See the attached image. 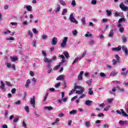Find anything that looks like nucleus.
I'll return each mask as SVG.
<instances>
[{
	"label": "nucleus",
	"mask_w": 128,
	"mask_h": 128,
	"mask_svg": "<svg viewBox=\"0 0 128 128\" xmlns=\"http://www.w3.org/2000/svg\"><path fill=\"white\" fill-rule=\"evenodd\" d=\"M100 76L102 78H106V75L104 72H100Z\"/></svg>",
	"instance_id": "obj_41"
},
{
	"label": "nucleus",
	"mask_w": 128,
	"mask_h": 128,
	"mask_svg": "<svg viewBox=\"0 0 128 128\" xmlns=\"http://www.w3.org/2000/svg\"><path fill=\"white\" fill-rule=\"evenodd\" d=\"M5 84H6V86H12V84H10V82H5Z\"/></svg>",
	"instance_id": "obj_40"
},
{
	"label": "nucleus",
	"mask_w": 128,
	"mask_h": 128,
	"mask_svg": "<svg viewBox=\"0 0 128 128\" xmlns=\"http://www.w3.org/2000/svg\"><path fill=\"white\" fill-rule=\"evenodd\" d=\"M46 64H48L47 68H46V69L48 70L47 72L48 74H50V72H52V64H50V63H46Z\"/></svg>",
	"instance_id": "obj_7"
},
{
	"label": "nucleus",
	"mask_w": 128,
	"mask_h": 128,
	"mask_svg": "<svg viewBox=\"0 0 128 128\" xmlns=\"http://www.w3.org/2000/svg\"><path fill=\"white\" fill-rule=\"evenodd\" d=\"M96 0H92L91 4H96Z\"/></svg>",
	"instance_id": "obj_61"
},
{
	"label": "nucleus",
	"mask_w": 128,
	"mask_h": 128,
	"mask_svg": "<svg viewBox=\"0 0 128 128\" xmlns=\"http://www.w3.org/2000/svg\"><path fill=\"white\" fill-rule=\"evenodd\" d=\"M76 90H76V94H82L84 92V87L82 86H75L74 89H72L69 93V96H72V94L76 92Z\"/></svg>",
	"instance_id": "obj_1"
},
{
	"label": "nucleus",
	"mask_w": 128,
	"mask_h": 128,
	"mask_svg": "<svg viewBox=\"0 0 128 128\" xmlns=\"http://www.w3.org/2000/svg\"><path fill=\"white\" fill-rule=\"evenodd\" d=\"M119 124L120 126H124V124H126V126H128V120L122 121L120 120L119 121Z\"/></svg>",
	"instance_id": "obj_9"
},
{
	"label": "nucleus",
	"mask_w": 128,
	"mask_h": 128,
	"mask_svg": "<svg viewBox=\"0 0 128 128\" xmlns=\"http://www.w3.org/2000/svg\"><path fill=\"white\" fill-rule=\"evenodd\" d=\"M85 36L86 38H92V34H90V32H87V34H85Z\"/></svg>",
	"instance_id": "obj_28"
},
{
	"label": "nucleus",
	"mask_w": 128,
	"mask_h": 128,
	"mask_svg": "<svg viewBox=\"0 0 128 128\" xmlns=\"http://www.w3.org/2000/svg\"><path fill=\"white\" fill-rule=\"evenodd\" d=\"M69 18H70V22H74V24H78V20H76L74 19V17L73 14H70Z\"/></svg>",
	"instance_id": "obj_3"
},
{
	"label": "nucleus",
	"mask_w": 128,
	"mask_h": 128,
	"mask_svg": "<svg viewBox=\"0 0 128 128\" xmlns=\"http://www.w3.org/2000/svg\"><path fill=\"white\" fill-rule=\"evenodd\" d=\"M24 110H26V112H30V108L28 106H26L25 108H24Z\"/></svg>",
	"instance_id": "obj_46"
},
{
	"label": "nucleus",
	"mask_w": 128,
	"mask_h": 128,
	"mask_svg": "<svg viewBox=\"0 0 128 128\" xmlns=\"http://www.w3.org/2000/svg\"><path fill=\"white\" fill-rule=\"evenodd\" d=\"M118 62V61L117 60H116L114 59V60H112V64H114V66L116 65V63Z\"/></svg>",
	"instance_id": "obj_60"
},
{
	"label": "nucleus",
	"mask_w": 128,
	"mask_h": 128,
	"mask_svg": "<svg viewBox=\"0 0 128 128\" xmlns=\"http://www.w3.org/2000/svg\"><path fill=\"white\" fill-rule=\"evenodd\" d=\"M120 8L122 10H124V12H128V7L126 6L122 2L120 4Z\"/></svg>",
	"instance_id": "obj_4"
},
{
	"label": "nucleus",
	"mask_w": 128,
	"mask_h": 128,
	"mask_svg": "<svg viewBox=\"0 0 128 128\" xmlns=\"http://www.w3.org/2000/svg\"><path fill=\"white\" fill-rule=\"evenodd\" d=\"M94 44V40H90V42H88V44L90 46H92Z\"/></svg>",
	"instance_id": "obj_35"
},
{
	"label": "nucleus",
	"mask_w": 128,
	"mask_h": 128,
	"mask_svg": "<svg viewBox=\"0 0 128 128\" xmlns=\"http://www.w3.org/2000/svg\"><path fill=\"white\" fill-rule=\"evenodd\" d=\"M58 122H60V119H58V118H57L56 120L54 121V122H52V126H54V125L56 124H58Z\"/></svg>",
	"instance_id": "obj_36"
},
{
	"label": "nucleus",
	"mask_w": 128,
	"mask_h": 128,
	"mask_svg": "<svg viewBox=\"0 0 128 128\" xmlns=\"http://www.w3.org/2000/svg\"><path fill=\"white\" fill-rule=\"evenodd\" d=\"M118 74V72H112L110 73V76H116V74Z\"/></svg>",
	"instance_id": "obj_33"
},
{
	"label": "nucleus",
	"mask_w": 128,
	"mask_h": 128,
	"mask_svg": "<svg viewBox=\"0 0 128 128\" xmlns=\"http://www.w3.org/2000/svg\"><path fill=\"white\" fill-rule=\"evenodd\" d=\"M72 34L73 36H76V34H78V30H74L72 32Z\"/></svg>",
	"instance_id": "obj_42"
},
{
	"label": "nucleus",
	"mask_w": 128,
	"mask_h": 128,
	"mask_svg": "<svg viewBox=\"0 0 128 128\" xmlns=\"http://www.w3.org/2000/svg\"><path fill=\"white\" fill-rule=\"evenodd\" d=\"M114 16H120V12H116Z\"/></svg>",
	"instance_id": "obj_56"
},
{
	"label": "nucleus",
	"mask_w": 128,
	"mask_h": 128,
	"mask_svg": "<svg viewBox=\"0 0 128 128\" xmlns=\"http://www.w3.org/2000/svg\"><path fill=\"white\" fill-rule=\"evenodd\" d=\"M122 38L123 42H126V37L125 36H122Z\"/></svg>",
	"instance_id": "obj_38"
},
{
	"label": "nucleus",
	"mask_w": 128,
	"mask_h": 128,
	"mask_svg": "<svg viewBox=\"0 0 128 128\" xmlns=\"http://www.w3.org/2000/svg\"><path fill=\"white\" fill-rule=\"evenodd\" d=\"M106 12L108 16H110L112 15V10H106Z\"/></svg>",
	"instance_id": "obj_31"
},
{
	"label": "nucleus",
	"mask_w": 128,
	"mask_h": 128,
	"mask_svg": "<svg viewBox=\"0 0 128 128\" xmlns=\"http://www.w3.org/2000/svg\"><path fill=\"white\" fill-rule=\"evenodd\" d=\"M24 8H26L28 12H32V7L31 6L25 5Z\"/></svg>",
	"instance_id": "obj_15"
},
{
	"label": "nucleus",
	"mask_w": 128,
	"mask_h": 128,
	"mask_svg": "<svg viewBox=\"0 0 128 128\" xmlns=\"http://www.w3.org/2000/svg\"><path fill=\"white\" fill-rule=\"evenodd\" d=\"M92 80L91 79L90 80H88L87 81H86V82L87 84H88V86H90V84H92Z\"/></svg>",
	"instance_id": "obj_37"
},
{
	"label": "nucleus",
	"mask_w": 128,
	"mask_h": 128,
	"mask_svg": "<svg viewBox=\"0 0 128 128\" xmlns=\"http://www.w3.org/2000/svg\"><path fill=\"white\" fill-rule=\"evenodd\" d=\"M116 58V60H117V62H120V56H118V54H116L114 56Z\"/></svg>",
	"instance_id": "obj_44"
},
{
	"label": "nucleus",
	"mask_w": 128,
	"mask_h": 128,
	"mask_svg": "<svg viewBox=\"0 0 128 128\" xmlns=\"http://www.w3.org/2000/svg\"><path fill=\"white\" fill-rule=\"evenodd\" d=\"M86 54V52H84V53L82 54L80 56H79V58H80V60L82 58H84V56Z\"/></svg>",
	"instance_id": "obj_45"
},
{
	"label": "nucleus",
	"mask_w": 128,
	"mask_h": 128,
	"mask_svg": "<svg viewBox=\"0 0 128 128\" xmlns=\"http://www.w3.org/2000/svg\"><path fill=\"white\" fill-rule=\"evenodd\" d=\"M52 44L53 46H56L58 44V38L54 37L52 39Z\"/></svg>",
	"instance_id": "obj_8"
},
{
	"label": "nucleus",
	"mask_w": 128,
	"mask_h": 128,
	"mask_svg": "<svg viewBox=\"0 0 128 128\" xmlns=\"http://www.w3.org/2000/svg\"><path fill=\"white\" fill-rule=\"evenodd\" d=\"M64 55L66 56V58H70V55L68 54V52H64Z\"/></svg>",
	"instance_id": "obj_34"
},
{
	"label": "nucleus",
	"mask_w": 128,
	"mask_h": 128,
	"mask_svg": "<svg viewBox=\"0 0 128 128\" xmlns=\"http://www.w3.org/2000/svg\"><path fill=\"white\" fill-rule=\"evenodd\" d=\"M88 94H90V96H92V94H94V91H92V88H89L88 89Z\"/></svg>",
	"instance_id": "obj_19"
},
{
	"label": "nucleus",
	"mask_w": 128,
	"mask_h": 128,
	"mask_svg": "<svg viewBox=\"0 0 128 128\" xmlns=\"http://www.w3.org/2000/svg\"><path fill=\"white\" fill-rule=\"evenodd\" d=\"M76 110H72L70 112V114H76Z\"/></svg>",
	"instance_id": "obj_51"
},
{
	"label": "nucleus",
	"mask_w": 128,
	"mask_h": 128,
	"mask_svg": "<svg viewBox=\"0 0 128 128\" xmlns=\"http://www.w3.org/2000/svg\"><path fill=\"white\" fill-rule=\"evenodd\" d=\"M6 66L8 68H12V64L10 63H6Z\"/></svg>",
	"instance_id": "obj_52"
},
{
	"label": "nucleus",
	"mask_w": 128,
	"mask_h": 128,
	"mask_svg": "<svg viewBox=\"0 0 128 128\" xmlns=\"http://www.w3.org/2000/svg\"><path fill=\"white\" fill-rule=\"evenodd\" d=\"M64 75L62 74V75H60L58 76L56 78V80H62L64 78Z\"/></svg>",
	"instance_id": "obj_14"
},
{
	"label": "nucleus",
	"mask_w": 128,
	"mask_h": 128,
	"mask_svg": "<svg viewBox=\"0 0 128 128\" xmlns=\"http://www.w3.org/2000/svg\"><path fill=\"white\" fill-rule=\"evenodd\" d=\"M68 13V9L64 8L63 9V10L62 11V16H65L66 14Z\"/></svg>",
	"instance_id": "obj_23"
},
{
	"label": "nucleus",
	"mask_w": 128,
	"mask_h": 128,
	"mask_svg": "<svg viewBox=\"0 0 128 128\" xmlns=\"http://www.w3.org/2000/svg\"><path fill=\"white\" fill-rule=\"evenodd\" d=\"M103 128H110V125H108V124H103Z\"/></svg>",
	"instance_id": "obj_62"
},
{
	"label": "nucleus",
	"mask_w": 128,
	"mask_h": 128,
	"mask_svg": "<svg viewBox=\"0 0 128 128\" xmlns=\"http://www.w3.org/2000/svg\"><path fill=\"white\" fill-rule=\"evenodd\" d=\"M48 93H46V94H45V96L44 97V98L43 100L44 102H46V98H48Z\"/></svg>",
	"instance_id": "obj_47"
},
{
	"label": "nucleus",
	"mask_w": 128,
	"mask_h": 128,
	"mask_svg": "<svg viewBox=\"0 0 128 128\" xmlns=\"http://www.w3.org/2000/svg\"><path fill=\"white\" fill-rule=\"evenodd\" d=\"M122 22H126V18H120V19H119L118 22L122 23Z\"/></svg>",
	"instance_id": "obj_49"
},
{
	"label": "nucleus",
	"mask_w": 128,
	"mask_h": 128,
	"mask_svg": "<svg viewBox=\"0 0 128 128\" xmlns=\"http://www.w3.org/2000/svg\"><path fill=\"white\" fill-rule=\"evenodd\" d=\"M59 2L60 4H62V6H66V2H64V0H59Z\"/></svg>",
	"instance_id": "obj_24"
},
{
	"label": "nucleus",
	"mask_w": 128,
	"mask_h": 128,
	"mask_svg": "<svg viewBox=\"0 0 128 128\" xmlns=\"http://www.w3.org/2000/svg\"><path fill=\"white\" fill-rule=\"evenodd\" d=\"M30 84V80H28L26 82L25 86H26V88H28V86Z\"/></svg>",
	"instance_id": "obj_30"
},
{
	"label": "nucleus",
	"mask_w": 128,
	"mask_h": 128,
	"mask_svg": "<svg viewBox=\"0 0 128 128\" xmlns=\"http://www.w3.org/2000/svg\"><path fill=\"white\" fill-rule=\"evenodd\" d=\"M68 37H64L63 38V40L62 43L60 44V46L62 48H64L66 45V42H68Z\"/></svg>",
	"instance_id": "obj_5"
},
{
	"label": "nucleus",
	"mask_w": 128,
	"mask_h": 128,
	"mask_svg": "<svg viewBox=\"0 0 128 128\" xmlns=\"http://www.w3.org/2000/svg\"><path fill=\"white\" fill-rule=\"evenodd\" d=\"M10 58H11V60H12V62H16V61L18 60V58L16 56H10Z\"/></svg>",
	"instance_id": "obj_25"
},
{
	"label": "nucleus",
	"mask_w": 128,
	"mask_h": 128,
	"mask_svg": "<svg viewBox=\"0 0 128 128\" xmlns=\"http://www.w3.org/2000/svg\"><path fill=\"white\" fill-rule=\"evenodd\" d=\"M108 36L109 38H112L114 36V30H111Z\"/></svg>",
	"instance_id": "obj_20"
},
{
	"label": "nucleus",
	"mask_w": 128,
	"mask_h": 128,
	"mask_svg": "<svg viewBox=\"0 0 128 128\" xmlns=\"http://www.w3.org/2000/svg\"><path fill=\"white\" fill-rule=\"evenodd\" d=\"M60 82L56 83L55 84V88H60Z\"/></svg>",
	"instance_id": "obj_58"
},
{
	"label": "nucleus",
	"mask_w": 128,
	"mask_h": 128,
	"mask_svg": "<svg viewBox=\"0 0 128 128\" xmlns=\"http://www.w3.org/2000/svg\"><path fill=\"white\" fill-rule=\"evenodd\" d=\"M6 40H14V37H10L6 38Z\"/></svg>",
	"instance_id": "obj_55"
},
{
	"label": "nucleus",
	"mask_w": 128,
	"mask_h": 128,
	"mask_svg": "<svg viewBox=\"0 0 128 128\" xmlns=\"http://www.w3.org/2000/svg\"><path fill=\"white\" fill-rule=\"evenodd\" d=\"M114 100V98H108V102L109 104H111V102Z\"/></svg>",
	"instance_id": "obj_59"
},
{
	"label": "nucleus",
	"mask_w": 128,
	"mask_h": 128,
	"mask_svg": "<svg viewBox=\"0 0 128 128\" xmlns=\"http://www.w3.org/2000/svg\"><path fill=\"white\" fill-rule=\"evenodd\" d=\"M121 112H122V116H128V114L126 113V112H124V109H121Z\"/></svg>",
	"instance_id": "obj_32"
},
{
	"label": "nucleus",
	"mask_w": 128,
	"mask_h": 128,
	"mask_svg": "<svg viewBox=\"0 0 128 128\" xmlns=\"http://www.w3.org/2000/svg\"><path fill=\"white\" fill-rule=\"evenodd\" d=\"M124 52V54L125 56H128V49L126 50H125Z\"/></svg>",
	"instance_id": "obj_64"
},
{
	"label": "nucleus",
	"mask_w": 128,
	"mask_h": 128,
	"mask_svg": "<svg viewBox=\"0 0 128 128\" xmlns=\"http://www.w3.org/2000/svg\"><path fill=\"white\" fill-rule=\"evenodd\" d=\"M78 60H80V57L76 58L74 60L72 64H76V62H78Z\"/></svg>",
	"instance_id": "obj_22"
},
{
	"label": "nucleus",
	"mask_w": 128,
	"mask_h": 128,
	"mask_svg": "<svg viewBox=\"0 0 128 128\" xmlns=\"http://www.w3.org/2000/svg\"><path fill=\"white\" fill-rule=\"evenodd\" d=\"M56 60V56H54L52 59H49L46 56H44L43 60L46 64H52L54 62V60Z\"/></svg>",
	"instance_id": "obj_2"
},
{
	"label": "nucleus",
	"mask_w": 128,
	"mask_h": 128,
	"mask_svg": "<svg viewBox=\"0 0 128 128\" xmlns=\"http://www.w3.org/2000/svg\"><path fill=\"white\" fill-rule=\"evenodd\" d=\"M16 90L14 88L12 89L11 90V92L12 94H16Z\"/></svg>",
	"instance_id": "obj_57"
},
{
	"label": "nucleus",
	"mask_w": 128,
	"mask_h": 128,
	"mask_svg": "<svg viewBox=\"0 0 128 128\" xmlns=\"http://www.w3.org/2000/svg\"><path fill=\"white\" fill-rule=\"evenodd\" d=\"M92 101L90 100H88L85 102V104L88 106H92Z\"/></svg>",
	"instance_id": "obj_17"
},
{
	"label": "nucleus",
	"mask_w": 128,
	"mask_h": 128,
	"mask_svg": "<svg viewBox=\"0 0 128 128\" xmlns=\"http://www.w3.org/2000/svg\"><path fill=\"white\" fill-rule=\"evenodd\" d=\"M60 12V5H57V8L55 12Z\"/></svg>",
	"instance_id": "obj_26"
},
{
	"label": "nucleus",
	"mask_w": 128,
	"mask_h": 128,
	"mask_svg": "<svg viewBox=\"0 0 128 128\" xmlns=\"http://www.w3.org/2000/svg\"><path fill=\"white\" fill-rule=\"evenodd\" d=\"M22 24L24 26H28V21H24Z\"/></svg>",
	"instance_id": "obj_63"
},
{
	"label": "nucleus",
	"mask_w": 128,
	"mask_h": 128,
	"mask_svg": "<svg viewBox=\"0 0 128 128\" xmlns=\"http://www.w3.org/2000/svg\"><path fill=\"white\" fill-rule=\"evenodd\" d=\"M28 34H29V36H30V38H32V31H30V30H29L28 31Z\"/></svg>",
	"instance_id": "obj_50"
},
{
	"label": "nucleus",
	"mask_w": 128,
	"mask_h": 128,
	"mask_svg": "<svg viewBox=\"0 0 128 128\" xmlns=\"http://www.w3.org/2000/svg\"><path fill=\"white\" fill-rule=\"evenodd\" d=\"M32 30L34 32V34H38V30H36V28H32Z\"/></svg>",
	"instance_id": "obj_43"
},
{
	"label": "nucleus",
	"mask_w": 128,
	"mask_h": 128,
	"mask_svg": "<svg viewBox=\"0 0 128 128\" xmlns=\"http://www.w3.org/2000/svg\"><path fill=\"white\" fill-rule=\"evenodd\" d=\"M119 32H124V28L120 27V28H119Z\"/></svg>",
	"instance_id": "obj_48"
},
{
	"label": "nucleus",
	"mask_w": 128,
	"mask_h": 128,
	"mask_svg": "<svg viewBox=\"0 0 128 128\" xmlns=\"http://www.w3.org/2000/svg\"><path fill=\"white\" fill-rule=\"evenodd\" d=\"M128 50V48H126V46H122V50H123V52H124L125 50Z\"/></svg>",
	"instance_id": "obj_53"
},
{
	"label": "nucleus",
	"mask_w": 128,
	"mask_h": 128,
	"mask_svg": "<svg viewBox=\"0 0 128 128\" xmlns=\"http://www.w3.org/2000/svg\"><path fill=\"white\" fill-rule=\"evenodd\" d=\"M44 110H54V108L52 106H44Z\"/></svg>",
	"instance_id": "obj_18"
},
{
	"label": "nucleus",
	"mask_w": 128,
	"mask_h": 128,
	"mask_svg": "<svg viewBox=\"0 0 128 128\" xmlns=\"http://www.w3.org/2000/svg\"><path fill=\"white\" fill-rule=\"evenodd\" d=\"M1 86H0V90H4V86L6 84L4 83V82L0 81Z\"/></svg>",
	"instance_id": "obj_16"
},
{
	"label": "nucleus",
	"mask_w": 128,
	"mask_h": 128,
	"mask_svg": "<svg viewBox=\"0 0 128 128\" xmlns=\"http://www.w3.org/2000/svg\"><path fill=\"white\" fill-rule=\"evenodd\" d=\"M2 34H10V36H14V34H16V32H12L8 30L7 31L4 32Z\"/></svg>",
	"instance_id": "obj_11"
},
{
	"label": "nucleus",
	"mask_w": 128,
	"mask_h": 128,
	"mask_svg": "<svg viewBox=\"0 0 128 128\" xmlns=\"http://www.w3.org/2000/svg\"><path fill=\"white\" fill-rule=\"evenodd\" d=\"M48 36L47 35L45 34H43L42 36H41V38L43 40H46L48 38Z\"/></svg>",
	"instance_id": "obj_27"
},
{
	"label": "nucleus",
	"mask_w": 128,
	"mask_h": 128,
	"mask_svg": "<svg viewBox=\"0 0 128 128\" xmlns=\"http://www.w3.org/2000/svg\"><path fill=\"white\" fill-rule=\"evenodd\" d=\"M71 4L72 6H76V0H72Z\"/></svg>",
	"instance_id": "obj_39"
},
{
	"label": "nucleus",
	"mask_w": 128,
	"mask_h": 128,
	"mask_svg": "<svg viewBox=\"0 0 128 128\" xmlns=\"http://www.w3.org/2000/svg\"><path fill=\"white\" fill-rule=\"evenodd\" d=\"M85 126H86V128H90V122H85Z\"/></svg>",
	"instance_id": "obj_29"
},
{
	"label": "nucleus",
	"mask_w": 128,
	"mask_h": 128,
	"mask_svg": "<svg viewBox=\"0 0 128 128\" xmlns=\"http://www.w3.org/2000/svg\"><path fill=\"white\" fill-rule=\"evenodd\" d=\"M82 74H84V71H81L78 75V80H82Z\"/></svg>",
	"instance_id": "obj_13"
},
{
	"label": "nucleus",
	"mask_w": 128,
	"mask_h": 128,
	"mask_svg": "<svg viewBox=\"0 0 128 128\" xmlns=\"http://www.w3.org/2000/svg\"><path fill=\"white\" fill-rule=\"evenodd\" d=\"M122 50V46H119L117 48H114L112 49V50H114V52H120V50Z\"/></svg>",
	"instance_id": "obj_12"
},
{
	"label": "nucleus",
	"mask_w": 128,
	"mask_h": 128,
	"mask_svg": "<svg viewBox=\"0 0 128 128\" xmlns=\"http://www.w3.org/2000/svg\"><path fill=\"white\" fill-rule=\"evenodd\" d=\"M82 22L83 24H86V18H83L82 19Z\"/></svg>",
	"instance_id": "obj_54"
},
{
	"label": "nucleus",
	"mask_w": 128,
	"mask_h": 128,
	"mask_svg": "<svg viewBox=\"0 0 128 128\" xmlns=\"http://www.w3.org/2000/svg\"><path fill=\"white\" fill-rule=\"evenodd\" d=\"M59 58H62V62H66V58H64V56L62 54L61 55H59Z\"/></svg>",
	"instance_id": "obj_21"
},
{
	"label": "nucleus",
	"mask_w": 128,
	"mask_h": 128,
	"mask_svg": "<svg viewBox=\"0 0 128 128\" xmlns=\"http://www.w3.org/2000/svg\"><path fill=\"white\" fill-rule=\"evenodd\" d=\"M122 72H121V74L122 76H126V74H128V70H126V68H123L122 69ZM124 70H126V72H124Z\"/></svg>",
	"instance_id": "obj_10"
},
{
	"label": "nucleus",
	"mask_w": 128,
	"mask_h": 128,
	"mask_svg": "<svg viewBox=\"0 0 128 128\" xmlns=\"http://www.w3.org/2000/svg\"><path fill=\"white\" fill-rule=\"evenodd\" d=\"M30 104L33 106L34 108H36V97L34 96H33L32 98H30Z\"/></svg>",
	"instance_id": "obj_6"
}]
</instances>
